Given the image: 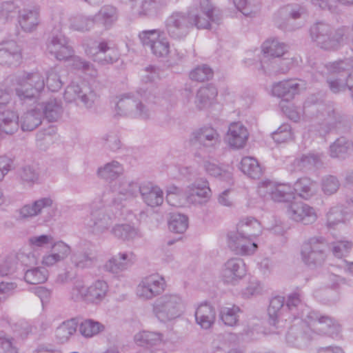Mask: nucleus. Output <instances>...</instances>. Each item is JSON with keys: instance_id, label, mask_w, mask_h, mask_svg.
Returning a JSON list of instances; mask_svg holds the SVG:
<instances>
[{"instance_id": "nucleus-1", "label": "nucleus", "mask_w": 353, "mask_h": 353, "mask_svg": "<svg viewBox=\"0 0 353 353\" xmlns=\"http://www.w3.org/2000/svg\"><path fill=\"white\" fill-rule=\"evenodd\" d=\"M221 21V12L210 0H199L190 6L187 12H172L166 17L164 27L171 39L181 41L189 34L193 27L211 29L213 23L219 25Z\"/></svg>"}, {"instance_id": "nucleus-2", "label": "nucleus", "mask_w": 353, "mask_h": 353, "mask_svg": "<svg viewBox=\"0 0 353 353\" xmlns=\"http://www.w3.org/2000/svg\"><path fill=\"white\" fill-rule=\"evenodd\" d=\"M141 100L137 99L131 93L124 94L117 97L115 105L116 114L121 117L139 118L143 120L149 119L152 111L143 103L144 101L148 103H161V97L155 88L150 90L141 89L137 92Z\"/></svg>"}, {"instance_id": "nucleus-3", "label": "nucleus", "mask_w": 353, "mask_h": 353, "mask_svg": "<svg viewBox=\"0 0 353 353\" xmlns=\"http://www.w3.org/2000/svg\"><path fill=\"white\" fill-rule=\"evenodd\" d=\"M108 291L109 286L104 280L97 279L89 286H85L82 279H77L70 291V298L75 302L98 305L105 300Z\"/></svg>"}, {"instance_id": "nucleus-4", "label": "nucleus", "mask_w": 353, "mask_h": 353, "mask_svg": "<svg viewBox=\"0 0 353 353\" xmlns=\"http://www.w3.org/2000/svg\"><path fill=\"white\" fill-rule=\"evenodd\" d=\"M314 97L308 98L304 103V111L311 114L312 120L320 125L319 133L326 134L341 122V116L332 104L314 103Z\"/></svg>"}, {"instance_id": "nucleus-5", "label": "nucleus", "mask_w": 353, "mask_h": 353, "mask_svg": "<svg viewBox=\"0 0 353 353\" xmlns=\"http://www.w3.org/2000/svg\"><path fill=\"white\" fill-rule=\"evenodd\" d=\"M345 27L334 29L329 24L318 22L310 28V36L316 45L326 50H335L347 39Z\"/></svg>"}, {"instance_id": "nucleus-6", "label": "nucleus", "mask_w": 353, "mask_h": 353, "mask_svg": "<svg viewBox=\"0 0 353 353\" xmlns=\"http://www.w3.org/2000/svg\"><path fill=\"white\" fill-rule=\"evenodd\" d=\"M185 310V302L177 294H165L152 305V312L161 322H168L180 317Z\"/></svg>"}, {"instance_id": "nucleus-7", "label": "nucleus", "mask_w": 353, "mask_h": 353, "mask_svg": "<svg viewBox=\"0 0 353 353\" xmlns=\"http://www.w3.org/2000/svg\"><path fill=\"white\" fill-rule=\"evenodd\" d=\"M330 247L322 236H313L304 241L301 248L303 262L310 268L321 265L325 261Z\"/></svg>"}, {"instance_id": "nucleus-8", "label": "nucleus", "mask_w": 353, "mask_h": 353, "mask_svg": "<svg viewBox=\"0 0 353 353\" xmlns=\"http://www.w3.org/2000/svg\"><path fill=\"white\" fill-rule=\"evenodd\" d=\"M14 81L16 94L21 101L37 99L46 85L44 77L39 72L16 77Z\"/></svg>"}, {"instance_id": "nucleus-9", "label": "nucleus", "mask_w": 353, "mask_h": 353, "mask_svg": "<svg viewBox=\"0 0 353 353\" xmlns=\"http://www.w3.org/2000/svg\"><path fill=\"white\" fill-rule=\"evenodd\" d=\"M310 334L314 337V334H327L332 338L338 336L341 331L340 325L333 319L323 316L316 311H307L305 322Z\"/></svg>"}, {"instance_id": "nucleus-10", "label": "nucleus", "mask_w": 353, "mask_h": 353, "mask_svg": "<svg viewBox=\"0 0 353 353\" xmlns=\"http://www.w3.org/2000/svg\"><path fill=\"white\" fill-rule=\"evenodd\" d=\"M12 90L0 88V134H12L19 128V116L8 106Z\"/></svg>"}, {"instance_id": "nucleus-11", "label": "nucleus", "mask_w": 353, "mask_h": 353, "mask_svg": "<svg viewBox=\"0 0 353 353\" xmlns=\"http://www.w3.org/2000/svg\"><path fill=\"white\" fill-rule=\"evenodd\" d=\"M83 46L88 56L102 64L113 63L119 57L118 50L105 40H102L100 42L84 41Z\"/></svg>"}, {"instance_id": "nucleus-12", "label": "nucleus", "mask_w": 353, "mask_h": 353, "mask_svg": "<svg viewBox=\"0 0 353 353\" xmlns=\"http://www.w3.org/2000/svg\"><path fill=\"white\" fill-rule=\"evenodd\" d=\"M189 141L192 146L212 152L220 146L221 139L215 128L205 125L194 130L190 134Z\"/></svg>"}, {"instance_id": "nucleus-13", "label": "nucleus", "mask_w": 353, "mask_h": 353, "mask_svg": "<svg viewBox=\"0 0 353 353\" xmlns=\"http://www.w3.org/2000/svg\"><path fill=\"white\" fill-rule=\"evenodd\" d=\"M288 51V46L277 39L267 40L262 46L263 57L261 68L264 72L275 71L274 65L278 63L277 58Z\"/></svg>"}, {"instance_id": "nucleus-14", "label": "nucleus", "mask_w": 353, "mask_h": 353, "mask_svg": "<svg viewBox=\"0 0 353 353\" xmlns=\"http://www.w3.org/2000/svg\"><path fill=\"white\" fill-rule=\"evenodd\" d=\"M160 30H143L139 34V38L144 46L148 47L157 57H163L170 52V43L163 37Z\"/></svg>"}, {"instance_id": "nucleus-15", "label": "nucleus", "mask_w": 353, "mask_h": 353, "mask_svg": "<svg viewBox=\"0 0 353 353\" xmlns=\"http://www.w3.org/2000/svg\"><path fill=\"white\" fill-rule=\"evenodd\" d=\"M63 98L67 103L79 99L86 108H91L97 99V95L86 83L82 82L81 84L72 83L66 88Z\"/></svg>"}, {"instance_id": "nucleus-16", "label": "nucleus", "mask_w": 353, "mask_h": 353, "mask_svg": "<svg viewBox=\"0 0 353 353\" xmlns=\"http://www.w3.org/2000/svg\"><path fill=\"white\" fill-rule=\"evenodd\" d=\"M165 288L164 279L157 274H152L141 279L137 287L136 294L143 300H150L161 294Z\"/></svg>"}, {"instance_id": "nucleus-17", "label": "nucleus", "mask_w": 353, "mask_h": 353, "mask_svg": "<svg viewBox=\"0 0 353 353\" xmlns=\"http://www.w3.org/2000/svg\"><path fill=\"white\" fill-rule=\"evenodd\" d=\"M244 261L239 257L228 259L223 265L221 279L226 284L236 285L247 274Z\"/></svg>"}, {"instance_id": "nucleus-18", "label": "nucleus", "mask_w": 353, "mask_h": 353, "mask_svg": "<svg viewBox=\"0 0 353 353\" xmlns=\"http://www.w3.org/2000/svg\"><path fill=\"white\" fill-rule=\"evenodd\" d=\"M212 191L208 181L200 179L188 185L185 191V196L188 203L194 205H203L210 199Z\"/></svg>"}, {"instance_id": "nucleus-19", "label": "nucleus", "mask_w": 353, "mask_h": 353, "mask_svg": "<svg viewBox=\"0 0 353 353\" xmlns=\"http://www.w3.org/2000/svg\"><path fill=\"white\" fill-rule=\"evenodd\" d=\"M112 223L111 216L102 206L97 207L93 203L91 205L90 218L86 226L90 232L100 235L106 232Z\"/></svg>"}, {"instance_id": "nucleus-20", "label": "nucleus", "mask_w": 353, "mask_h": 353, "mask_svg": "<svg viewBox=\"0 0 353 353\" xmlns=\"http://www.w3.org/2000/svg\"><path fill=\"white\" fill-rule=\"evenodd\" d=\"M287 214L292 220L304 225L312 224L317 219L314 208L302 201H294L288 205Z\"/></svg>"}, {"instance_id": "nucleus-21", "label": "nucleus", "mask_w": 353, "mask_h": 353, "mask_svg": "<svg viewBox=\"0 0 353 353\" xmlns=\"http://www.w3.org/2000/svg\"><path fill=\"white\" fill-rule=\"evenodd\" d=\"M47 51L59 61L68 59L74 53L68 39L61 33L53 34L49 38Z\"/></svg>"}, {"instance_id": "nucleus-22", "label": "nucleus", "mask_w": 353, "mask_h": 353, "mask_svg": "<svg viewBox=\"0 0 353 353\" xmlns=\"http://www.w3.org/2000/svg\"><path fill=\"white\" fill-rule=\"evenodd\" d=\"M228 245L236 254L244 256L253 254L258 248L254 238L232 232L228 234Z\"/></svg>"}, {"instance_id": "nucleus-23", "label": "nucleus", "mask_w": 353, "mask_h": 353, "mask_svg": "<svg viewBox=\"0 0 353 353\" xmlns=\"http://www.w3.org/2000/svg\"><path fill=\"white\" fill-rule=\"evenodd\" d=\"M299 80L288 79L279 81L273 85L272 92L274 96L281 98L283 101H289L299 94L304 85Z\"/></svg>"}, {"instance_id": "nucleus-24", "label": "nucleus", "mask_w": 353, "mask_h": 353, "mask_svg": "<svg viewBox=\"0 0 353 353\" xmlns=\"http://www.w3.org/2000/svg\"><path fill=\"white\" fill-rule=\"evenodd\" d=\"M18 22L21 29L26 32L34 31L41 22L40 8L38 6H30L19 10Z\"/></svg>"}, {"instance_id": "nucleus-25", "label": "nucleus", "mask_w": 353, "mask_h": 353, "mask_svg": "<svg viewBox=\"0 0 353 353\" xmlns=\"http://www.w3.org/2000/svg\"><path fill=\"white\" fill-rule=\"evenodd\" d=\"M136 261V256L132 252H119L111 257L104 265L105 271L117 274L132 266Z\"/></svg>"}, {"instance_id": "nucleus-26", "label": "nucleus", "mask_w": 353, "mask_h": 353, "mask_svg": "<svg viewBox=\"0 0 353 353\" xmlns=\"http://www.w3.org/2000/svg\"><path fill=\"white\" fill-rule=\"evenodd\" d=\"M303 323V321H301L299 325L294 324L290 327L286 335V341L290 345L301 348L313 339Z\"/></svg>"}, {"instance_id": "nucleus-27", "label": "nucleus", "mask_w": 353, "mask_h": 353, "mask_svg": "<svg viewBox=\"0 0 353 353\" xmlns=\"http://www.w3.org/2000/svg\"><path fill=\"white\" fill-rule=\"evenodd\" d=\"M21 59V48L16 41L10 40L0 43V64L17 65Z\"/></svg>"}, {"instance_id": "nucleus-28", "label": "nucleus", "mask_w": 353, "mask_h": 353, "mask_svg": "<svg viewBox=\"0 0 353 353\" xmlns=\"http://www.w3.org/2000/svg\"><path fill=\"white\" fill-rule=\"evenodd\" d=\"M53 203V200L49 196L39 198L32 203L23 205L20 209V215L23 218H29L41 215L44 212L49 213Z\"/></svg>"}, {"instance_id": "nucleus-29", "label": "nucleus", "mask_w": 353, "mask_h": 353, "mask_svg": "<svg viewBox=\"0 0 353 353\" xmlns=\"http://www.w3.org/2000/svg\"><path fill=\"white\" fill-rule=\"evenodd\" d=\"M140 194L143 202L152 208L159 206L163 202V190L149 182L140 185Z\"/></svg>"}, {"instance_id": "nucleus-30", "label": "nucleus", "mask_w": 353, "mask_h": 353, "mask_svg": "<svg viewBox=\"0 0 353 353\" xmlns=\"http://www.w3.org/2000/svg\"><path fill=\"white\" fill-rule=\"evenodd\" d=\"M68 22L70 30L81 33L91 31L95 24L93 15H86L79 12L70 14Z\"/></svg>"}, {"instance_id": "nucleus-31", "label": "nucleus", "mask_w": 353, "mask_h": 353, "mask_svg": "<svg viewBox=\"0 0 353 353\" xmlns=\"http://www.w3.org/2000/svg\"><path fill=\"white\" fill-rule=\"evenodd\" d=\"M248 137V130L241 123L234 122L230 125L227 134V139L231 147L234 148L243 147Z\"/></svg>"}, {"instance_id": "nucleus-32", "label": "nucleus", "mask_w": 353, "mask_h": 353, "mask_svg": "<svg viewBox=\"0 0 353 353\" xmlns=\"http://www.w3.org/2000/svg\"><path fill=\"white\" fill-rule=\"evenodd\" d=\"M39 109L45 118L49 122L57 121L62 116L63 108L62 103L56 98H50L39 104Z\"/></svg>"}, {"instance_id": "nucleus-33", "label": "nucleus", "mask_w": 353, "mask_h": 353, "mask_svg": "<svg viewBox=\"0 0 353 353\" xmlns=\"http://www.w3.org/2000/svg\"><path fill=\"white\" fill-rule=\"evenodd\" d=\"M94 23L101 25L106 30H110L119 18L117 9L112 6L105 5L93 15Z\"/></svg>"}, {"instance_id": "nucleus-34", "label": "nucleus", "mask_w": 353, "mask_h": 353, "mask_svg": "<svg viewBox=\"0 0 353 353\" xmlns=\"http://www.w3.org/2000/svg\"><path fill=\"white\" fill-rule=\"evenodd\" d=\"M293 194L307 200L316 195L319 190L318 183L307 177L299 179L292 187Z\"/></svg>"}, {"instance_id": "nucleus-35", "label": "nucleus", "mask_w": 353, "mask_h": 353, "mask_svg": "<svg viewBox=\"0 0 353 353\" xmlns=\"http://www.w3.org/2000/svg\"><path fill=\"white\" fill-rule=\"evenodd\" d=\"M195 319L198 325L203 329H209L214 323L216 312L214 308L205 303L198 306L195 311Z\"/></svg>"}, {"instance_id": "nucleus-36", "label": "nucleus", "mask_w": 353, "mask_h": 353, "mask_svg": "<svg viewBox=\"0 0 353 353\" xmlns=\"http://www.w3.org/2000/svg\"><path fill=\"white\" fill-rule=\"evenodd\" d=\"M288 309L294 319L301 318L305 322V314L307 311H311L309 307L305 305L301 299V294L299 292L290 294L286 302Z\"/></svg>"}, {"instance_id": "nucleus-37", "label": "nucleus", "mask_w": 353, "mask_h": 353, "mask_svg": "<svg viewBox=\"0 0 353 353\" xmlns=\"http://www.w3.org/2000/svg\"><path fill=\"white\" fill-rule=\"evenodd\" d=\"M262 232L260 222L254 217H246L241 219L237 225L235 234L252 238L259 236Z\"/></svg>"}, {"instance_id": "nucleus-38", "label": "nucleus", "mask_w": 353, "mask_h": 353, "mask_svg": "<svg viewBox=\"0 0 353 353\" xmlns=\"http://www.w3.org/2000/svg\"><path fill=\"white\" fill-rule=\"evenodd\" d=\"M218 94L216 88L212 85L201 87L196 92L194 103L199 110L208 108Z\"/></svg>"}, {"instance_id": "nucleus-39", "label": "nucleus", "mask_w": 353, "mask_h": 353, "mask_svg": "<svg viewBox=\"0 0 353 353\" xmlns=\"http://www.w3.org/2000/svg\"><path fill=\"white\" fill-rule=\"evenodd\" d=\"M43 114L36 107L28 110L21 117V127L23 131H32L37 128L42 122Z\"/></svg>"}, {"instance_id": "nucleus-40", "label": "nucleus", "mask_w": 353, "mask_h": 353, "mask_svg": "<svg viewBox=\"0 0 353 353\" xmlns=\"http://www.w3.org/2000/svg\"><path fill=\"white\" fill-rule=\"evenodd\" d=\"M78 325L79 323L76 319H70L62 322L55 330L56 340L60 343L68 341L76 333Z\"/></svg>"}, {"instance_id": "nucleus-41", "label": "nucleus", "mask_w": 353, "mask_h": 353, "mask_svg": "<svg viewBox=\"0 0 353 353\" xmlns=\"http://www.w3.org/2000/svg\"><path fill=\"white\" fill-rule=\"evenodd\" d=\"M123 172V165L117 161H112L97 170V175L107 181H112Z\"/></svg>"}, {"instance_id": "nucleus-42", "label": "nucleus", "mask_w": 353, "mask_h": 353, "mask_svg": "<svg viewBox=\"0 0 353 353\" xmlns=\"http://www.w3.org/2000/svg\"><path fill=\"white\" fill-rule=\"evenodd\" d=\"M70 260L75 268L83 270L91 268L96 261V257L90 250H79L72 254Z\"/></svg>"}, {"instance_id": "nucleus-43", "label": "nucleus", "mask_w": 353, "mask_h": 353, "mask_svg": "<svg viewBox=\"0 0 353 353\" xmlns=\"http://www.w3.org/2000/svg\"><path fill=\"white\" fill-rule=\"evenodd\" d=\"M120 200H130L140 194V185L132 181L122 179L119 181L117 188Z\"/></svg>"}, {"instance_id": "nucleus-44", "label": "nucleus", "mask_w": 353, "mask_h": 353, "mask_svg": "<svg viewBox=\"0 0 353 353\" xmlns=\"http://www.w3.org/2000/svg\"><path fill=\"white\" fill-rule=\"evenodd\" d=\"M327 70L332 73L345 72L348 74L349 90L353 93V74L349 73L353 68V61L350 59L341 60L330 63L326 65Z\"/></svg>"}, {"instance_id": "nucleus-45", "label": "nucleus", "mask_w": 353, "mask_h": 353, "mask_svg": "<svg viewBox=\"0 0 353 353\" xmlns=\"http://www.w3.org/2000/svg\"><path fill=\"white\" fill-rule=\"evenodd\" d=\"M111 232L116 238L123 241L133 240L141 236L139 230L130 224H117L112 228Z\"/></svg>"}, {"instance_id": "nucleus-46", "label": "nucleus", "mask_w": 353, "mask_h": 353, "mask_svg": "<svg viewBox=\"0 0 353 353\" xmlns=\"http://www.w3.org/2000/svg\"><path fill=\"white\" fill-rule=\"evenodd\" d=\"M241 170L252 179H259L263 170L257 160L251 157H245L240 163Z\"/></svg>"}, {"instance_id": "nucleus-47", "label": "nucleus", "mask_w": 353, "mask_h": 353, "mask_svg": "<svg viewBox=\"0 0 353 353\" xmlns=\"http://www.w3.org/2000/svg\"><path fill=\"white\" fill-rule=\"evenodd\" d=\"M352 141L345 137H341L337 139L330 147V154L332 158L344 159L352 147Z\"/></svg>"}, {"instance_id": "nucleus-48", "label": "nucleus", "mask_w": 353, "mask_h": 353, "mask_svg": "<svg viewBox=\"0 0 353 353\" xmlns=\"http://www.w3.org/2000/svg\"><path fill=\"white\" fill-rule=\"evenodd\" d=\"M48 277V271L43 267H35L27 269L24 274V280L32 285L45 283Z\"/></svg>"}, {"instance_id": "nucleus-49", "label": "nucleus", "mask_w": 353, "mask_h": 353, "mask_svg": "<svg viewBox=\"0 0 353 353\" xmlns=\"http://www.w3.org/2000/svg\"><path fill=\"white\" fill-rule=\"evenodd\" d=\"M162 335L159 332L142 331L134 336V341L139 346L152 347L161 343Z\"/></svg>"}, {"instance_id": "nucleus-50", "label": "nucleus", "mask_w": 353, "mask_h": 353, "mask_svg": "<svg viewBox=\"0 0 353 353\" xmlns=\"http://www.w3.org/2000/svg\"><path fill=\"white\" fill-rule=\"evenodd\" d=\"M304 12V9L299 5H286L279 9L275 15V20L280 23L281 20L287 21L292 18L296 19Z\"/></svg>"}, {"instance_id": "nucleus-51", "label": "nucleus", "mask_w": 353, "mask_h": 353, "mask_svg": "<svg viewBox=\"0 0 353 353\" xmlns=\"http://www.w3.org/2000/svg\"><path fill=\"white\" fill-rule=\"evenodd\" d=\"M321 163V156L318 154L309 153L302 155L294 160V166L296 169L306 171L314 168Z\"/></svg>"}, {"instance_id": "nucleus-52", "label": "nucleus", "mask_w": 353, "mask_h": 353, "mask_svg": "<svg viewBox=\"0 0 353 353\" xmlns=\"http://www.w3.org/2000/svg\"><path fill=\"white\" fill-rule=\"evenodd\" d=\"M293 199V190L290 184L275 183L271 199L276 202H288Z\"/></svg>"}, {"instance_id": "nucleus-53", "label": "nucleus", "mask_w": 353, "mask_h": 353, "mask_svg": "<svg viewBox=\"0 0 353 353\" xmlns=\"http://www.w3.org/2000/svg\"><path fill=\"white\" fill-rule=\"evenodd\" d=\"M169 230L174 233L183 234L188 228V218L180 213H172L168 221Z\"/></svg>"}, {"instance_id": "nucleus-54", "label": "nucleus", "mask_w": 353, "mask_h": 353, "mask_svg": "<svg viewBox=\"0 0 353 353\" xmlns=\"http://www.w3.org/2000/svg\"><path fill=\"white\" fill-rule=\"evenodd\" d=\"M240 308L234 305L221 307L219 312L221 320L225 325L234 326L239 321Z\"/></svg>"}, {"instance_id": "nucleus-55", "label": "nucleus", "mask_w": 353, "mask_h": 353, "mask_svg": "<svg viewBox=\"0 0 353 353\" xmlns=\"http://www.w3.org/2000/svg\"><path fill=\"white\" fill-rule=\"evenodd\" d=\"M18 174L21 183L25 186L31 188L39 183V174L34 168L30 165L22 167L19 170Z\"/></svg>"}, {"instance_id": "nucleus-56", "label": "nucleus", "mask_w": 353, "mask_h": 353, "mask_svg": "<svg viewBox=\"0 0 353 353\" xmlns=\"http://www.w3.org/2000/svg\"><path fill=\"white\" fill-rule=\"evenodd\" d=\"M284 297L281 296H275L271 299L268 309L270 323L271 325L276 326V323H280L279 317L281 312V310L284 306Z\"/></svg>"}, {"instance_id": "nucleus-57", "label": "nucleus", "mask_w": 353, "mask_h": 353, "mask_svg": "<svg viewBox=\"0 0 353 353\" xmlns=\"http://www.w3.org/2000/svg\"><path fill=\"white\" fill-rule=\"evenodd\" d=\"M104 330L103 324L92 319L85 320L79 325V332L85 338H91Z\"/></svg>"}, {"instance_id": "nucleus-58", "label": "nucleus", "mask_w": 353, "mask_h": 353, "mask_svg": "<svg viewBox=\"0 0 353 353\" xmlns=\"http://www.w3.org/2000/svg\"><path fill=\"white\" fill-rule=\"evenodd\" d=\"M19 12V7L13 1H4L0 3V20L3 23L13 20Z\"/></svg>"}, {"instance_id": "nucleus-59", "label": "nucleus", "mask_w": 353, "mask_h": 353, "mask_svg": "<svg viewBox=\"0 0 353 353\" xmlns=\"http://www.w3.org/2000/svg\"><path fill=\"white\" fill-rule=\"evenodd\" d=\"M70 58H71L72 61L71 65L74 69L81 70L83 73L91 77H95L97 75V70L90 62L78 56H73V54Z\"/></svg>"}, {"instance_id": "nucleus-60", "label": "nucleus", "mask_w": 353, "mask_h": 353, "mask_svg": "<svg viewBox=\"0 0 353 353\" xmlns=\"http://www.w3.org/2000/svg\"><path fill=\"white\" fill-rule=\"evenodd\" d=\"M166 201L174 207H179L183 205L184 194L182 190L175 185H170L166 190Z\"/></svg>"}, {"instance_id": "nucleus-61", "label": "nucleus", "mask_w": 353, "mask_h": 353, "mask_svg": "<svg viewBox=\"0 0 353 353\" xmlns=\"http://www.w3.org/2000/svg\"><path fill=\"white\" fill-rule=\"evenodd\" d=\"M213 77V70L208 65H198L190 72V78L196 81H204Z\"/></svg>"}, {"instance_id": "nucleus-62", "label": "nucleus", "mask_w": 353, "mask_h": 353, "mask_svg": "<svg viewBox=\"0 0 353 353\" xmlns=\"http://www.w3.org/2000/svg\"><path fill=\"white\" fill-rule=\"evenodd\" d=\"M204 168L209 174L214 177H219L222 180L228 181L232 177V174L230 171L221 168L214 163L205 161L204 163Z\"/></svg>"}, {"instance_id": "nucleus-63", "label": "nucleus", "mask_w": 353, "mask_h": 353, "mask_svg": "<svg viewBox=\"0 0 353 353\" xmlns=\"http://www.w3.org/2000/svg\"><path fill=\"white\" fill-rule=\"evenodd\" d=\"M340 187L338 179L332 175H328L323 178L321 181V189L323 193L327 196L335 194Z\"/></svg>"}, {"instance_id": "nucleus-64", "label": "nucleus", "mask_w": 353, "mask_h": 353, "mask_svg": "<svg viewBox=\"0 0 353 353\" xmlns=\"http://www.w3.org/2000/svg\"><path fill=\"white\" fill-rule=\"evenodd\" d=\"M46 81H45L48 88L52 92H57L59 90L62 85L63 82L61 79L60 74L54 68H51L47 72Z\"/></svg>"}]
</instances>
